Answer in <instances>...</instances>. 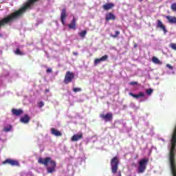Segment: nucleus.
Instances as JSON below:
<instances>
[{
	"mask_svg": "<svg viewBox=\"0 0 176 176\" xmlns=\"http://www.w3.org/2000/svg\"><path fill=\"white\" fill-rule=\"evenodd\" d=\"M45 93H49V89H45Z\"/></svg>",
	"mask_w": 176,
	"mask_h": 176,
	"instance_id": "obj_37",
	"label": "nucleus"
},
{
	"mask_svg": "<svg viewBox=\"0 0 176 176\" xmlns=\"http://www.w3.org/2000/svg\"><path fill=\"white\" fill-rule=\"evenodd\" d=\"M51 133L53 135H55L56 137H61V135H63V133L60 131L54 128L51 129Z\"/></svg>",
	"mask_w": 176,
	"mask_h": 176,
	"instance_id": "obj_15",
	"label": "nucleus"
},
{
	"mask_svg": "<svg viewBox=\"0 0 176 176\" xmlns=\"http://www.w3.org/2000/svg\"><path fill=\"white\" fill-rule=\"evenodd\" d=\"M105 20L106 21H109L111 20L114 21L116 20V16H115V14H113V13L109 12L105 15Z\"/></svg>",
	"mask_w": 176,
	"mask_h": 176,
	"instance_id": "obj_13",
	"label": "nucleus"
},
{
	"mask_svg": "<svg viewBox=\"0 0 176 176\" xmlns=\"http://www.w3.org/2000/svg\"><path fill=\"white\" fill-rule=\"evenodd\" d=\"M110 164L112 174H116L119 169V158L117 156L113 157L111 160Z\"/></svg>",
	"mask_w": 176,
	"mask_h": 176,
	"instance_id": "obj_4",
	"label": "nucleus"
},
{
	"mask_svg": "<svg viewBox=\"0 0 176 176\" xmlns=\"http://www.w3.org/2000/svg\"><path fill=\"white\" fill-rule=\"evenodd\" d=\"M152 61L154 63V64H157L158 65H162V64H163V63H162L159 58H156V56H153L152 58Z\"/></svg>",
	"mask_w": 176,
	"mask_h": 176,
	"instance_id": "obj_21",
	"label": "nucleus"
},
{
	"mask_svg": "<svg viewBox=\"0 0 176 176\" xmlns=\"http://www.w3.org/2000/svg\"><path fill=\"white\" fill-rule=\"evenodd\" d=\"M0 36H2V34H0Z\"/></svg>",
	"mask_w": 176,
	"mask_h": 176,
	"instance_id": "obj_39",
	"label": "nucleus"
},
{
	"mask_svg": "<svg viewBox=\"0 0 176 176\" xmlns=\"http://www.w3.org/2000/svg\"><path fill=\"white\" fill-rule=\"evenodd\" d=\"M76 18L74 16L71 23L68 24L69 30H76Z\"/></svg>",
	"mask_w": 176,
	"mask_h": 176,
	"instance_id": "obj_14",
	"label": "nucleus"
},
{
	"mask_svg": "<svg viewBox=\"0 0 176 176\" xmlns=\"http://www.w3.org/2000/svg\"><path fill=\"white\" fill-rule=\"evenodd\" d=\"M21 14H23V13L21 12V10H19L4 17L0 20V28L1 27H5V25H8V24L12 23V21L16 20V19H18V17H20Z\"/></svg>",
	"mask_w": 176,
	"mask_h": 176,
	"instance_id": "obj_2",
	"label": "nucleus"
},
{
	"mask_svg": "<svg viewBox=\"0 0 176 176\" xmlns=\"http://www.w3.org/2000/svg\"><path fill=\"white\" fill-rule=\"evenodd\" d=\"M169 47H171L173 50L176 51V43H172L169 45Z\"/></svg>",
	"mask_w": 176,
	"mask_h": 176,
	"instance_id": "obj_26",
	"label": "nucleus"
},
{
	"mask_svg": "<svg viewBox=\"0 0 176 176\" xmlns=\"http://www.w3.org/2000/svg\"><path fill=\"white\" fill-rule=\"evenodd\" d=\"M74 56H78V52H73Z\"/></svg>",
	"mask_w": 176,
	"mask_h": 176,
	"instance_id": "obj_35",
	"label": "nucleus"
},
{
	"mask_svg": "<svg viewBox=\"0 0 176 176\" xmlns=\"http://www.w3.org/2000/svg\"><path fill=\"white\" fill-rule=\"evenodd\" d=\"M52 72V69H47L46 70L47 74H49V73H50V72Z\"/></svg>",
	"mask_w": 176,
	"mask_h": 176,
	"instance_id": "obj_33",
	"label": "nucleus"
},
{
	"mask_svg": "<svg viewBox=\"0 0 176 176\" xmlns=\"http://www.w3.org/2000/svg\"><path fill=\"white\" fill-rule=\"evenodd\" d=\"M113 6H115V5L112 3H107L104 5L102 6V8L104 9V10H109L111 9H112V8H113Z\"/></svg>",
	"mask_w": 176,
	"mask_h": 176,
	"instance_id": "obj_18",
	"label": "nucleus"
},
{
	"mask_svg": "<svg viewBox=\"0 0 176 176\" xmlns=\"http://www.w3.org/2000/svg\"><path fill=\"white\" fill-rule=\"evenodd\" d=\"M146 94H148V96H151V94H152V93H153V89H146Z\"/></svg>",
	"mask_w": 176,
	"mask_h": 176,
	"instance_id": "obj_27",
	"label": "nucleus"
},
{
	"mask_svg": "<svg viewBox=\"0 0 176 176\" xmlns=\"http://www.w3.org/2000/svg\"><path fill=\"white\" fill-rule=\"evenodd\" d=\"M12 112L15 116H20V115H21L23 111V109H12Z\"/></svg>",
	"mask_w": 176,
	"mask_h": 176,
	"instance_id": "obj_19",
	"label": "nucleus"
},
{
	"mask_svg": "<svg viewBox=\"0 0 176 176\" xmlns=\"http://www.w3.org/2000/svg\"><path fill=\"white\" fill-rule=\"evenodd\" d=\"M137 47H138L137 43H135V44H134V47H135V48H137Z\"/></svg>",
	"mask_w": 176,
	"mask_h": 176,
	"instance_id": "obj_36",
	"label": "nucleus"
},
{
	"mask_svg": "<svg viewBox=\"0 0 176 176\" xmlns=\"http://www.w3.org/2000/svg\"><path fill=\"white\" fill-rule=\"evenodd\" d=\"M38 106L39 107V108H42L43 107H45V103L43 102H39L38 103Z\"/></svg>",
	"mask_w": 176,
	"mask_h": 176,
	"instance_id": "obj_30",
	"label": "nucleus"
},
{
	"mask_svg": "<svg viewBox=\"0 0 176 176\" xmlns=\"http://www.w3.org/2000/svg\"><path fill=\"white\" fill-rule=\"evenodd\" d=\"M10 130H12V126H10L9 127H5L3 129V131H6V133H8V132L10 131Z\"/></svg>",
	"mask_w": 176,
	"mask_h": 176,
	"instance_id": "obj_28",
	"label": "nucleus"
},
{
	"mask_svg": "<svg viewBox=\"0 0 176 176\" xmlns=\"http://www.w3.org/2000/svg\"><path fill=\"white\" fill-rule=\"evenodd\" d=\"M166 19L168 20V23L170 24H176V17L175 16H166Z\"/></svg>",
	"mask_w": 176,
	"mask_h": 176,
	"instance_id": "obj_16",
	"label": "nucleus"
},
{
	"mask_svg": "<svg viewBox=\"0 0 176 176\" xmlns=\"http://www.w3.org/2000/svg\"><path fill=\"white\" fill-rule=\"evenodd\" d=\"M107 60H108V55H104L100 58H96L94 65H97V64H100V63H102V61H107Z\"/></svg>",
	"mask_w": 176,
	"mask_h": 176,
	"instance_id": "obj_11",
	"label": "nucleus"
},
{
	"mask_svg": "<svg viewBox=\"0 0 176 176\" xmlns=\"http://www.w3.org/2000/svg\"><path fill=\"white\" fill-rule=\"evenodd\" d=\"M38 163H39V164H44V166L47 167V172L48 173V174H52L54 173V171H56V167H57V164L55 162L54 160H52V157H40L38 160Z\"/></svg>",
	"mask_w": 176,
	"mask_h": 176,
	"instance_id": "obj_1",
	"label": "nucleus"
},
{
	"mask_svg": "<svg viewBox=\"0 0 176 176\" xmlns=\"http://www.w3.org/2000/svg\"><path fill=\"white\" fill-rule=\"evenodd\" d=\"M73 91H74V93H78L79 91H82V89L81 88H74Z\"/></svg>",
	"mask_w": 176,
	"mask_h": 176,
	"instance_id": "obj_29",
	"label": "nucleus"
},
{
	"mask_svg": "<svg viewBox=\"0 0 176 176\" xmlns=\"http://www.w3.org/2000/svg\"><path fill=\"white\" fill-rule=\"evenodd\" d=\"M30 116L28 114L21 118V122L25 124L28 123L30 122Z\"/></svg>",
	"mask_w": 176,
	"mask_h": 176,
	"instance_id": "obj_20",
	"label": "nucleus"
},
{
	"mask_svg": "<svg viewBox=\"0 0 176 176\" xmlns=\"http://www.w3.org/2000/svg\"><path fill=\"white\" fill-rule=\"evenodd\" d=\"M148 163H149V158H143L139 161V167L138 169V174H142L145 173Z\"/></svg>",
	"mask_w": 176,
	"mask_h": 176,
	"instance_id": "obj_3",
	"label": "nucleus"
},
{
	"mask_svg": "<svg viewBox=\"0 0 176 176\" xmlns=\"http://www.w3.org/2000/svg\"><path fill=\"white\" fill-rule=\"evenodd\" d=\"M87 34V31L82 30L78 33V35H79V36H80V38H85Z\"/></svg>",
	"mask_w": 176,
	"mask_h": 176,
	"instance_id": "obj_22",
	"label": "nucleus"
},
{
	"mask_svg": "<svg viewBox=\"0 0 176 176\" xmlns=\"http://www.w3.org/2000/svg\"><path fill=\"white\" fill-rule=\"evenodd\" d=\"M67 19V9L65 8H63L60 14V21L63 25H65V20Z\"/></svg>",
	"mask_w": 176,
	"mask_h": 176,
	"instance_id": "obj_9",
	"label": "nucleus"
},
{
	"mask_svg": "<svg viewBox=\"0 0 176 176\" xmlns=\"http://www.w3.org/2000/svg\"><path fill=\"white\" fill-rule=\"evenodd\" d=\"M118 35H120V32L116 31V34H111V36L112 38H116Z\"/></svg>",
	"mask_w": 176,
	"mask_h": 176,
	"instance_id": "obj_25",
	"label": "nucleus"
},
{
	"mask_svg": "<svg viewBox=\"0 0 176 176\" xmlns=\"http://www.w3.org/2000/svg\"><path fill=\"white\" fill-rule=\"evenodd\" d=\"M3 164H10V166H20V164L19 163V161L12 160V159H7L5 161L3 162Z\"/></svg>",
	"mask_w": 176,
	"mask_h": 176,
	"instance_id": "obj_8",
	"label": "nucleus"
},
{
	"mask_svg": "<svg viewBox=\"0 0 176 176\" xmlns=\"http://www.w3.org/2000/svg\"><path fill=\"white\" fill-rule=\"evenodd\" d=\"M157 28H160L164 32V34H167V29H166V25L163 24L162 21L157 20Z\"/></svg>",
	"mask_w": 176,
	"mask_h": 176,
	"instance_id": "obj_10",
	"label": "nucleus"
},
{
	"mask_svg": "<svg viewBox=\"0 0 176 176\" xmlns=\"http://www.w3.org/2000/svg\"><path fill=\"white\" fill-rule=\"evenodd\" d=\"M170 9L173 12H176V3H173L170 6Z\"/></svg>",
	"mask_w": 176,
	"mask_h": 176,
	"instance_id": "obj_24",
	"label": "nucleus"
},
{
	"mask_svg": "<svg viewBox=\"0 0 176 176\" xmlns=\"http://www.w3.org/2000/svg\"><path fill=\"white\" fill-rule=\"evenodd\" d=\"M166 68H168L169 69H174V67L168 63L166 64Z\"/></svg>",
	"mask_w": 176,
	"mask_h": 176,
	"instance_id": "obj_31",
	"label": "nucleus"
},
{
	"mask_svg": "<svg viewBox=\"0 0 176 176\" xmlns=\"http://www.w3.org/2000/svg\"><path fill=\"white\" fill-rule=\"evenodd\" d=\"M74 78H75V74L68 71L65 74L63 82L65 83V85H68V83H71V82L74 80Z\"/></svg>",
	"mask_w": 176,
	"mask_h": 176,
	"instance_id": "obj_6",
	"label": "nucleus"
},
{
	"mask_svg": "<svg viewBox=\"0 0 176 176\" xmlns=\"http://www.w3.org/2000/svg\"><path fill=\"white\" fill-rule=\"evenodd\" d=\"M129 96H131V97H133V98H141V97H144L145 94L144 92H139L138 94H134L131 92L129 94Z\"/></svg>",
	"mask_w": 176,
	"mask_h": 176,
	"instance_id": "obj_17",
	"label": "nucleus"
},
{
	"mask_svg": "<svg viewBox=\"0 0 176 176\" xmlns=\"http://www.w3.org/2000/svg\"><path fill=\"white\" fill-rule=\"evenodd\" d=\"M100 118L104 120V122H112L113 119V114L112 113H107V114H100Z\"/></svg>",
	"mask_w": 176,
	"mask_h": 176,
	"instance_id": "obj_7",
	"label": "nucleus"
},
{
	"mask_svg": "<svg viewBox=\"0 0 176 176\" xmlns=\"http://www.w3.org/2000/svg\"><path fill=\"white\" fill-rule=\"evenodd\" d=\"M142 1H144V0H139V2H142Z\"/></svg>",
	"mask_w": 176,
	"mask_h": 176,
	"instance_id": "obj_38",
	"label": "nucleus"
},
{
	"mask_svg": "<svg viewBox=\"0 0 176 176\" xmlns=\"http://www.w3.org/2000/svg\"><path fill=\"white\" fill-rule=\"evenodd\" d=\"M82 138H83V134H82V133L75 134L72 137L71 140L73 142H76L79 141V140H82Z\"/></svg>",
	"mask_w": 176,
	"mask_h": 176,
	"instance_id": "obj_12",
	"label": "nucleus"
},
{
	"mask_svg": "<svg viewBox=\"0 0 176 176\" xmlns=\"http://www.w3.org/2000/svg\"><path fill=\"white\" fill-rule=\"evenodd\" d=\"M129 85L131 86H134V85H138V82H129Z\"/></svg>",
	"mask_w": 176,
	"mask_h": 176,
	"instance_id": "obj_32",
	"label": "nucleus"
},
{
	"mask_svg": "<svg viewBox=\"0 0 176 176\" xmlns=\"http://www.w3.org/2000/svg\"><path fill=\"white\" fill-rule=\"evenodd\" d=\"M117 176H122V172L118 171V172L117 173Z\"/></svg>",
	"mask_w": 176,
	"mask_h": 176,
	"instance_id": "obj_34",
	"label": "nucleus"
},
{
	"mask_svg": "<svg viewBox=\"0 0 176 176\" xmlns=\"http://www.w3.org/2000/svg\"><path fill=\"white\" fill-rule=\"evenodd\" d=\"M15 54L17 56H24V52L20 51L19 48H16V51L14 52Z\"/></svg>",
	"mask_w": 176,
	"mask_h": 176,
	"instance_id": "obj_23",
	"label": "nucleus"
},
{
	"mask_svg": "<svg viewBox=\"0 0 176 176\" xmlns=\"http://www.w3.org/2000/svg\"><path fill=\"white\" fill-rule=\"evenodd\" d=\"M38 1L39 0H28L23 6L19 9V10H21L23 14L25 11L28 10V9H31V7L34 6V5H35V3H36V2Z\"/></svg>",
	"mask_w": 176,
	"mask_h": 176,
	"instance_id": "obj_5",
	"label": "nucleus"
}]
</instances>
